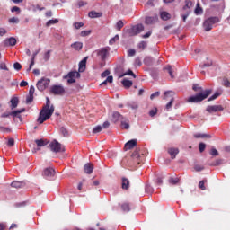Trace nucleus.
<instances>
[{
  "mask_svg": "<svg viewBox=\"0 0 230 230\" xmlns=\"http://www.w3.org/2000/svg\"><path fill=\"white\" fill-rule=\"evenodd\" d=\"M54 112L55 107L53 105L50 106V101L49 98H47V103L43 106L42 110L40 111L37 121L40 124L44 123L46 120L50 119Z\"/></svg>",
  "mask_w": 230,
  "mask_h": 230,
  "instance_id": "obj_1",
  "label": "nucleus"
},
{
  "mask_svg": "<svg viewBox=\"0 0 230 230\" xmlns=\"http://www.w3.org/2000/svg\"><path fill=\"white\" fill-rule=\"evenodd\" d=\"M211 93H212V90L208 89V90L203 91L202 93H199L194 96L189 97L187 102H194V103L200 102L203 100H205L208 96L211 95Z\"/></svg>",
  "mask_w": 230,
  "mask_h": 230,
  "instance_id": "obj_2",
  "label": "nucleus"
},
{
  "mask_svg": "<svg viewBox=\"0 0 230 230\" xmlns=\"http://www.w3.org/2000/svg\"><path fill=\"white\" fill-rule=\"evenodd\" d=\"M219 22L220 20L217 16L209 17L203 22V29L207 32L211 31L213 30L214 24Z\"/></svg>",
  "mask_w": 230,
  "mask_h": 230,
  "instance_id": "obj_3",
  "label": "nucleus"
},
{
  "mask_svg": "<svg viewBox=\"0 0 230 230\" xmlns=\"http://www.w3.org/2000/svg\"><path fill=\"white\" fill-rule=\"evenodd\" d=\"M24 111H25V109L22 108V109H20V110H17V111H13L12 112L2 113L0 115V119H9L11 116H13V118L21 119V115L20 114L23 113Z\"/></svg>",
  "mask_w": 230,
  "mask_h": 230,
  "instance_id": "obj_4",
  "label": "nucleus"
},
{
  "mask_svg": "<svg viewBox=\"0 0 230 230\" xmlns=\"http://www.w3.org/2000/svg\"><path fill=\"white\" fill-rule=\"evenodd\" d=\"M80 77V74L77 71H71L66 75H64L63 79L67 81V84H75L76 78Z\"/></svg>",
  "mask_w": 230,
  "mask_h": 230,
  "instance_id": "obj_5",
  "label": "nucleus"
},
{
  "mask_svg": "<svg viewBox=\"0 0 230 230\" xmlns=\"http://www.w3.org/2000/svg\"><path fill=\"white\" fill-rule=\"evenodd\" d=\"M50 93L56 96H63L66 90L62 84L53 85L50 87Z\"/></svg>",
  "mask_w": 230,
  "mask_h": 230,
  "instance_id": "obj_6",
  "label": "nucleus"
},
{
  "mask_svg": "<svg viewBox=\"0 0 230 230\" xmlns=\"http://www.w3.org/2000/svg\"><path fill=\"white\" fill-rule=\"evenodd\" d=\"M50 84V80L47 77H42L40 80L37 83V89L40 92L45 91Z\"/></svg>",
  "mask_w": 230,
  "mask_h": 230,
  "instance_id": "obj_7",
  "label": "nucleus"
},
{
  "mask_svg": "<svg viewBox=\"0 0 230 230\" xmlns=\"http://www.w3.org/2000/svg\"><path fill=\"white\" fill-rule=\"evenodd\" d=\"M175 95L173 91H166L164 93V100H168L170 99L169 102L166 104V109L167 111H170L172 109V104L174 102L173 96Z\"/></svg>",
  "mask_w": 230,
  "mask_h": 230,
  "instance_id": "obj_8",
  "label": "nucleus"
},
{
  "mask_svg": "<svg viewBox=\"0 0 230 230\" xmlns=\"http://www.w3.org/2000/svg\"><path fill=\"white\" fill-rule=\"evenodd\" d=\"M49 147H50V150L53 152V153H62L65 151V148L61 146V144L57 141V140H54L52 141L50 144H49Z\"/></svg>",
  "mask_w": 230,
  "mask_h": 230,
  "instance_id": "obj_9",
  "label": "nucleus"
},
{
  "mask_svg": "<svg viewBox=\"0 0 230 230\" xmlns=\"http://www.w3.org/2000/svg\"><path fill=\"white\" fill-rule=\"evenodd\" d=\"M111 49L109 47L102 48L96 51L97 57L101 58L102 60H104L107 58L110 55Z\"/></svg>",
  "mask_w": 230,
  "mask_h": 230,
  "instance_id": "obj_10",
  "label": "nucleus"
},
{
  "mask_svg": "<svg viewBox=\"0 0 230 230\" xmlns=\"http://www.w3.org/2000/svg\"><path fill=\"white\" fill-rule=\"evenodd\" d=\"M143 31H144V26L142 24H137L131 27V29H129L128 34L130 36H136L140 34Z\"/></svg>",
  "mask_w": 230,
  "mask_h": 230,
  "instance_id": "obj_11",
  "label": "nucleus"
},
{
  "mask_svg": "<svg viewBox=\"0 0 230 230\" xmlns=\"http://www.w3.org/2000/svg\"><path fill=\"white\" fill-rule=\"evenodd\" d=\"M56 175L55 169L51 167L45 168L43 171V177L47 180H51Z\"/></svg>",
  "mask_w": 230,
  "mask_h": 230,
  "instance_id": "obj_12",
  "label": "nucleus"
},
{
  "mask_svg": "<svg viewBox=\"0 0 230 230\" xmlns=\"http://www.w3.org/2000/svg\"><path fill=\"white\" fill-rule=\"evenodd\" d=\"M206 110L209 113H215V112L222 111L224 109L221 105H209L207 107Z\"/></svg>",
  "mask_w": 230,
  "mask_h": 230,
  "instance_id": "obj_13",
  "label": "nucleus"
},
{
  "mask_svg": "<svg viewBox=\"0 0 230 230\" xmlns=\"http://www.w3.org/2000/svg\"><path fill=\"white\" fill-rule=\"evenodd\" d=\"M137 146V139H131L124 145V150L128 151L134 148Z\"/></svg>",
  "mask_w": 230,
  "mask_h": 230,
  "instance_id": "obj_14",
  "label": "nucleus"
},
{
  "mask_svg": "<svg viewBox=\"0 0 230 230\" xmlns=\"http://www.w3.org/2000/svg\"><path fill=\"white\" fill-rule=\"evenodd\" d=\"M88 57L84 58L80 63H79V72H84L86 69V63H87Z\"/></svg>",
  "mask_w": 230,
  "mask_h": 230,
  "instance_id": "obj_15",
  "label": "nucleus"
},
{
  "mask_svg": "<svg viewBox=\"0 0 230 230\" xmlns=\"http://www.w3.org/2000/svg\"><path fill=\"white\" fill-rule=\"evenodd\" d=\"M17 40L13 37H11L4 40V46H16Z\"/></svg>",
  "mask_w": 230,
  "mask_h": 230,
  "instance_id": "obj_16",
  "label": "nucleus"
},
{
  "mask_svg": "<svg viewBox=\"0 0 230 230\" xmlns=\"http://www.w3.org/2000/svg\"><path fill=\"white\" fill-rule=\"evenodd\" d=\"M71 48H74L76 51H79L80 49H82L84 48V44L81 41H75L74 43H72Z\"/></svg>",
  "mask_w": 230,
  "mask_h": 230,
  "instance_id": "obj_17",
  "label": "nucleus"
},
{
  "mask_svg": "<svg viewBox=\"0 0 230 230\" xmlns=\"http://www.w3.org/2000/svg\"><path fill=\"white\" fill-rule=\"evenodd\" d=\"M121 188H122V190H128V188H129V181H128V179H127V178H125V177H123L122 179H121Z\"/></svg>",
  "mask_w": 230,
  "mask_h": 230,
  "instance_id": "obj_18",
  "label": "nucleus"
},
{
  "mask_svg": "<svg viewBox=\"0 0 230 230\" xmlns=\"http://www.w3.org/2000/svg\"><path fill=\"white\" fill-rule=\"evenodd\" d=\"M168 154L171 155L172 159H174L176 157V155L179 154V149L169 148Z\"/></svg>",
  "mask_w": 230,
  "mask_h": 230,
  "instance_id": "obj_19",
  "label": "nucleus"
},
{
  "mask_svg": "<svg viewBox=\"0 0 230 230\" xmlns=\"http://www.w3.org/2000/svg\"><path fill=\"white\" fill-rule=\"evenodd\" d=\"M119 119H122V115L119 112H114L113 115H111V121L116 123Z\"/></svg>",
  "mask_w": 230,
  "mask_h": 230,
  "instance_id": "obj_20",
  "label": "nucleus"
},
{
  "mask_svg": "<svg viewBox=\"0 0 230 230\" xmlns=\"http://www.w3.org/2000/svg\"><path fill=\"white\" fill-rule=\"evenodd\" d=\"M18 104H19L18 97L12 98V100H11V109L12 110L16 109L18 107Z\"/></svg>",
  "mask_w": 230,
  "mask_h": 230,
  "instance_id": "obj_21",
  "label": "nucleus"
},
{
  "mask_svg": "<svg viewBox=\"0 0 230 230\" xmlns=\"http://www.w3.org/2000/svg\"><path fill=\"white\" fill-rule=\"evenodd\" d=\"M93 167L91 164H86L84 166V172H86L87 174H91L93 172Z\"/></svg>",
  "mask_w": 230,
  "mask_h": 230,
  "instance_id": "obj_22",
  "label": "nucleus"
},
{
  "mask_svg": "<svg viewBox=\"0 0 230 230\" xmlns=\"http://www.w3.org/2000/svg\"><path fill=\"white\" fill-rule=\"evenodd\" d=\"M11 186H12L13 188H15V189H20V188L24 187V186H25V183L22 182V181H13V182H12Z\"/></svg>",
  "mask_w": 230,
  "mask_h": 230,
  "instance_id": "obj_23",
  "label": "nucleus"
},
{
  "mask_svg": "<svg viewBox=\"0 0 230 230\" xmlns=\"http://www.w3.org/2000/svg\"><path fill=\"white\" fill-rule=\"evenodd\" d=\"M160 17L164 22H166L172 17V15L169 14L167 12H161Z\"/></svg>",
  "mask_w": 230,
  "mask_h": 230,
  "instance_id": "obj_24",
  "label": "nucleus"
},
{
  "mask_svg": "<svg viewBox=\"0 0 230 230\" xmlns=\"http://www.w3.org/2000/svg\"><path fill=\"white\" fill-rule=\"evenodd\" d=\"M121 84L124 86V88L128 89L132 85V81L128 80V78H124L121 81Z\"/></svg>",
  "mask_w": 230,
  "mask_h": 230,
  "instance_id": "obj_25",
  "label": "nucleus"
},
{
  "mask_svg": "<svg viewBox=\"0 0 230 230\" xmlns=\"http://www.w3.org/2000/svg\"><path fill=\"white\" fill-rule=\"evenodd\" d=\"M164 71H167L172 79L175 78V75L173 74V69L172 68L171 66H167L166 67H164Z\"/></svg>",
  "mask_w": 230,
  "mask_h": 230,
  "instance_id": "obj_26",
  "label": "nucleus"
},
{
  "mask_svg": "<svg viewBox=\"0 0 230 230\" xmlns=\"http://www.w3.org/2000/svg\"><path fill=\"white\" fill-rule=\"evenodd\" d=\"M154 63V59L151 57H146L144 59V64L147 66H151Z\"/></svg>",
  "mask_w": 230,
  "mask_h": 230,
  "instance_id": "obj_27",
  "label": "nucleus"
},
{
  "mask_svg": "<svg viewBox=\"0 0 230 230\" xmlns=\"http://www.w3.org/2000/svg\"><path fill=\"white\" fill-rule=\"evenodd\" d=\"M89 17H90L91 19L100 18V17H102V13H97V12H95V11H92V12L89 13Z\"/></svg>",
  "mask_w": 230,
  "mask_h": 230,
  "instance_id": "obj_28",
  "label": "nucleus"
},
{
  "mask_svg": "<svg viewBox=\"0 0 230 230\" xmlns=\"http://www.w3.org/2000/svg\"><path fill=\"white\" fill-rule=\"evenodd\" d=\"M194 13H195L196 15H201L203 13V9L200 6V4H196V8L194 10Z\"/></svg>",
  "mask_w": 230,
  "mask_h": 230,
  "instance_id": "obj_29",
  "label": "nucleus"
},
{
  "mask_svg": "<svg viewBox=\"0 0 230 230\" xmlns=\"http://www.w3.org/2000/svg\"><path fill=\"white\" fill-rule=\"evenodd\" d=\"M113 83V77L112 75H108V77L105 79V81H103L102 84H101V86L102 85H107L108 84H112Z\"/></svg>",
  "mask_w": 230,
  "mask_h": 230,
  "instance_id": "obj_30",
  "label": "nucleus"
},
{
  "mask_svg": "<svg viewBox=\"0 0 230 230\" xmlns=\"http://www.w3.org/2000/svg\"><path fill=\"white\" fill-rule=\"evenodd\" d=\"M126 75H131L133 78H137V75L130 69H128L126 73H123L121 75H119V77L122 78Z\"/></svg>",
  "mask_w": 230,
  "mask_h": 230,
  "instance_id": "obj_31",
  "label": "nucleus"
},
{
  "mask_svg": "<svg viewBox=\"0 0 230 230\" xmlns=\"http://www.w3.org/2000/svg\"><path fill=\"white\" fill-rule=\"evenodd\" d=\"M35 143L39 147L48 145V142L44 139H36Z\"/></svg>",
  "mask_w": 230,
  "mask_h": 230,
  "instance_id": "obj_32",
  "label": "nucleus"
},
{
  "mask_svg": "<svg viewBox=\"0 0 230 230\" xmlns=\"http://www.w3.org/2000/svg\"><path fill=\"white\" fill-rule=\"evenodd\" d=\"M155 22V17H152V16H146V21H145L146 24L150 25V24H153Z\"/></svg>",
  "mask_w": 230,
  "mask_h": 230,
  "instance_id": "obj_33",
  "label": "nucleus"
},
{
  "mask_svg": "<svg viewBox=\"0 0 230 230\" xmlns=\"http://www.w3.org/2000/svg\"><path fill=\"white\" fill-rule=\"evenodd\" d=\"M128 107H129V109H132V110H137L138 109V104L136 102H129L128 103Z\"/></svg>",
  "mask_w": 230,
  "mask_h": 230,
  "instance_id": "obj_34",
  "label": "nucleus"
},
{
  "mask_svg": "<svg viewBox=\"0 0 230 230\" xmlns=\"http://www.w3.org/2000/svg\"><path fill=\"white\" fill-rule=\"evenodd\" d=\"M194 137H195V138H211V136L207 135V134H200V133H198V134H195V135H194Z\"/></svg>",
  "mask_w": 230,
  "mask_h": 230,
  "instance_id": "obj_35",
  "label": "nucleus"
},
{
  "mask_svg": "<svg viewBox=\"0 0 230 230\" xmlns=\"http://www.w3.org/2000/svg\"><path fill=\"white\" fill-rule=\"evenodd\" d=\"M193 4L190 0L185 1V5L183 6V10L190 9L192 7Z\"/></svg>",
  "mask_w": 230,
  "mask_h": 230,
  "instance_id": "obj_36",
  "label": "nucleus"
},
{
  "mask_svg": "<svg viewBox=\"0 0 230 230\" xmlns=\"http://www.w3.org/2000/svg\"><path fill=\"white\" fill-rule=\"evenodd\" d=\"M9 22L13 24H18L20 22V19L16 16H13L9 19Z\"/></svg>",
  "mask_w": 230,
  "mask_h": 230,
  "instance_id": "obj_37",
  "label": "nucleus"
},
{
  "mask_svg": "<svg viewBox=\"0 0 230 230\" xmlns=\"http://www.w3.org/2000/svg\"><path fill=\"white\" fill-rule=\"evenodd\" d=\"M121 209L123 212H129L130 211L129 205L128 203H123L121 205Z\"/></svg>",
  "mask_w": 230,
  "mask_h": 230,
  "instance_id": "obj_38",
  "label": "nucleus"
},
{
  "mask_svg": "<svg viewBox=\"0 0 230 230\" xmlns=\"http://www.w3.org/2000/svg\"><path fill=\"white\" fill-rule=\"evenodd\" d=\"M124 27V22L122 20H119L117 24H116V28L118 31H121V29Z\"/></svg>",
  "mask_w": 230,
  "mask_h": 230,
  "instance_id": "obj_39",
  "label": "nucleus"
},
{
  "mask_svg": "<svg viewBox=\"0 0 230 230\" xmlns=\"http://www.w3.org/2000/svg\"><path fill=\"white\" fill-rule=\"evenodd\" d=\"M117 40H119V35H116L114 38L111 39V40H109V44H110V45H114V43H115Z\"/></svg>",
  "mask_w": 230,
  "mask_h": 230,
  "instance_id": "obj_40",
  "label": "nucleus"
},
{
  "mask_svg": "<svg viewBox=\"0 0 230 230\" xmlns=\"http://www.w3.org/2000/svg\"><path fill=\"white\" fill-rule=\"evenodd\" d=\"M13 145H15V140L12 137L9 138L6 142V146L12 147Z\"/></svg>",
  "mask_w": 230,
  "mask_h": 230,
  "instance_id": "obj_41",
  "label": "nucleus"
},
{
  "mask_svg": "<svg viewBox=\"0 0 230 230\" xmlns=\"http://www.w3.org/2000/svg\"><path fill=\"white\" fill-rule=\"evenodd\" d=\"M179 181H180L179 178H173V177H172V178L169 179V182H170L171 184H173V185H176V184L179 182Z\"/></svg>",
  "mask_w": 230,
  "mask_h": 230,
  "instance_id": "obj_42",
  "label": "nucleus"
},
{
  "mask_svg": "<svg viewBox=\"0 0 230 230\" xmlns=\"http://www.w3.org/2000/svg\"><path fill=\"white\" fill-rule=\"evenodd\" d=\"M138 48L141 49H144L147 48V42L142 40V41L138 44Z\"/></svg>",
  "mask_w": 230,
  "mask_h": 230,
  "instance_id": "obj_43",
  "label": "nucleus"
},
{
  "mask_svg": "<svg viewBox=\"0 0 230 230\" xmlns=\"http://www.w3.org/2000/svg\"><path fill=\"white\" fill-rule=\"evenodd\" d=\"M33 96L34 95H32V94L27 95V98H26V103L27 104H31L33 102Z\"/></svg>",
  "mask_w": 230,
  "mask_h": 230,
  "instance_id": "obj_44",
  "label": "nucleus"
},
{
  "mask_svg": "<svg viewBox=\"0 0 230 230\" xmlns=\"http://www.w3.org/2000/svg\"><path fill=\"white\" fill-rule=\"evenodd\" d=\"M60 132L63 134L64 137H68L69 136L68 130L64 127L61 128Z\"/></svg>",
  "mask_w": 230,
  "mask_h": 230,
  "instance_id": "obj_45",
  "label": "nucleus"
},
{
  "mask_svg": "<svg viewBox=\"0 0 230 230\" xmlns=\"http://www.w3.org/2000/svg\"><path fill=\"white\" fill-rule=\"evenodd\" d=\"M145 190H146V193H153L154 192V189H153V187H151V185H146Z\"/></svg>",
  "mask_w": 230,
  "mask_h": 230,
  "instance_id": "obj_46",
  "label": "nucleus"
},
{
  "mask_svg": "<svg viewBox=\"0 0 230 230\" xmlns=\"http://www.w3.org/2000/svg\"><path fill=\"white\" fill-rule=\"evenodd\" d=\"M102 130V126H96V127L93 128V132L94 134H96V133L101 132Z\"/></svg>",
  "mask_w": 230,
  "mask_h": 230,
  "instance_id": "obj_47",
  "label": "nucleus"
},
{
  "mask_svg": "<svg viewBox=\"0 0 230 230\" xmlns=\"http://www.w3.org/2000/svg\"><path fill=\"white\" fill-rule=\"evenodd\" d=\"M121 128L128 130L129 128V124L126 121H121Z\"/></svg>",
  "mask_w": 230,
  "mask_h": 230,
  "instance_id": "obj_48",
  "label": "nucleus"
},
{
  "mask_svg": "<svg viewBox=\"0 0 230 230\" xmlns=\"http://www.w3.org/2000/svg\"><path fill=\"white\" fill-rule=\"evenodd\" d=\"M206 149V144L204 143H199V153H203Z\"/></svg>",
  "mask_w": 230,
  "mask_h": 230,
  "instance_id": "obj_49",
  "label": "nucleus"
},
{
  "mask_svg": "<svg viewBox=\"0 0 230 230\" xmlns=\"http://www.w3.org/2000/svg\"><path fill=\"white\" fill-rule=\"evenodd\" d=\"M58 22V19H54V20H49V22H47V27H49L52 24H56Z\"/></svg>",
  "mask_w": 230,
  "mask_h": 230,
  "instance_id": "obj_50",
  "label": "nucleus"
},
{
  "mask_svg": "<svg viewBox=\"0 0 230 230\" xmlns=\"http://www.w3.org/2000/svg\"><path fill=\"white\" fill-rule=\"evenodd\" d=\"M223 84L226 88H230V81L227 78H224Z\"/></svg>",
  "mask_w": 230,
  "mask_h": 230,
  "instance_id": "obj_51",
  "label": "nucleus"
},
{
  "mask_svg": "<svg viewBox=\"0 0 230 230\" xmlns=\"http://www.w3.org/2000/svg\"><path fill=\"white\" fill-rule=\"evenodd\" d=\"M210 155H212L213 157H217V155H219V153H218V151H217V149L212 148V149L210 150Z\"/></svg>",
  "mask_w": 230,
  "mask_h": 230,
  "instance_id": "obj_52",
  "label": "nucleus"
},
{
  "mask_svg": "<svg viewBox=\"0 0 230 230\" xmlns=\"http://www.w3.org/2000/svg\"><path fill=\"white\" fill-rule=\"evenodd\" d=\"M91 34V30H87V31H81V36L82 37H86V36H89Z\"/></svg>",
  "mask_w": 230,
  "mask_h": 230,
  "instance_id": "obj_53",
  "label": "nucleus"
},
{
  "mask_svg": "<svg viewBox=\"0 0 230 230\" xmlns=\"http://www.w3.org/2000/svg\"><path fill=\"white\" fill-rule=\"evenodd\" d=\"M11 12L12 13H17V14H20L21 13V8L18 7V6H13L12 9H11Z\"/></svg>",
  "mask_w": 230,
  "mask_h": 230,
  "instance_id": "obj_54",
  "label": "nucleus"
},
{
  "mask_svg": "<svg viewBox=\"0 0 230 230\" xmlns=\"http://www.w3.org/2000/svg\"><path fill=\"white\" fill-rule=\"evenodd\" d=\"M13 68H14L15 71H21V69H22V65L19 64L18 62H16V63H14V65H13Z\"/></svg>",
  "mask_w": 230,
  "mask_h": 230,
  "instance_id": "obj_55",
  "label": "nucleus"
},
{
  "mask_svg": "<svg viewBox=\"0 0 230 230\" xmlns=\"http://www.w3.org/2000/svg\"><path fill=\"white\" fill-rule=\"evenodd\" d=\"M223 161L221 159H218L211 164V166H219L222 164Z\"/></svg>",
  "mask_w": 230,
  "mask_h": 230,
  "instance_id": "obj_56",
  "label": "nucleus"
},
{
  "mask_svg": "<svg viewBox=\"0 0 230 230\" xmlns=\"http://www.w3.org/2000/svg\"><path fill=\"white\" fill-rule=\"evenodd\" d=\"M199 188L201 190H206L205 181H199Z\"/></svg>",
  "mask_w": 230,
  "mask_h": 230,
  "instance_id": "obj_57",
  "label": "nucleus"
},
{
  "mask_svg": "<svg viewBox=\"0 0 230 230\" xmlns=\"http://www.w3.org/2000/svg\"><path fill=\"white\" fill-rule=\"evenodd\" d=\"M134 65H135L136 66H142L141 59H140L139 58H137L135 59Z\"/></svg>",
  "mask_w": 230,
  "mask_h": 230,
  "instance_id": "obj_58",
  "label": "nucleus"
},
{
  "mask_svg": "<svg viewBox=\"0 0 230 230\" xmlns=\"http://www.w3.org/2000/svg\"><path fill=\"white\" fill-rule=\"evenodd\" d=\"M219 95H220V93H215L208 101V102H212V101H214L215 99H217Z\"/></svg>",
  "mask_w": 230,
  "mask_h": 230,
  "instance_id": "obj_59",
  "label": "nucleus"
},
{
  "mask_svg": "<svg viewBox=\"0 0 230 230\" xmlns=\"http://www.w3.org/2000/svg\"><path fill=\"white\" fill-rule=\"evenodd\" d=\"M160 94V92H155L153 94L150 95V100H154L155 97H159Z\"/></svg>",
  "mask_w": 230,
  "mask_h": 230,
  "instance_id": "obj_60",
  "label": "nucleus"
},
{
  "mask_svg": "<svg viewBox=\"0 0 230 230\" xmlns=\"http://www.w3.org/2000/svg\"><path fill=\"white\" fill-rule=\"evenodd\" d=\"M75 27L76 30H79L80 28L84 27V22H75Z\"/></svg>",
  "mask_w": 230,
  "mask_h": 230,
  "instance_id": "obj_61",
  "label": "nucleus"
},
{
  "mask_svg": "<svg viewBox=\"0 0 230 230\" xmlns=\"http://www.w3.org/2000/svg\"><path fill=\"white\" fill-rule=\"evenodd\" d=\"M157 113V110L156 109H153V110H150L149 111V116L150 117H155Z\"/></svg>",
  "mask_w": 230,
  "mask_h": 230,
  "instance_id": "obj_62",
  "label": "nucleus"
},
{
  "mask_svg": "<svg viewBox=\"0 0 230 230\" xmlns=\"http://www.w3.org/2000/svg\"><path fill=\"white\" fill-rule=\"evenodd\" d=\"M194 169H195L197 172H200V171L204 170V167L201 166V165H199V164H196V165L194 166Z\"/></svg>",
  "mask_w": 230,
  "mask_h": 230,
  "instance_id": "obj_63",
  "label": "nucleus"
},
{
  "mask_svg": "<svg viewBox=\"0 0 230 230\" xmlns=\"http://www.w3.org/2000/svg\"><path fill=\"white\" fill-rule=\"evenodd\" d=\"M136 50L135 49H129L128 50V57H135Z\"/></svg>",
  "mask_w": 230,
  "mask_h": 230,
  "instance_id": "obj_64",
  "label": "nucleus"
}]
</instances>
